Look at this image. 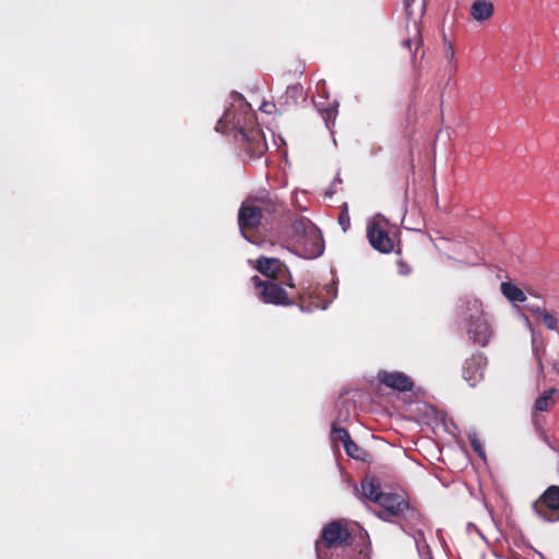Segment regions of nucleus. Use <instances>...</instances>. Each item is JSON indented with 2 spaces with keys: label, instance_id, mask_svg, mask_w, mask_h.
<instances>
[{
  "label": "nucleus",
  "instance_id": "f257e3e1",
  "mask_svg": "<svg viewBox=\"0 0 559 559\" xmlns=\"http://www.w3.org/2000/svg\"><path fill=\"white\" fill-rule=\"evenodd\" d=\"M234 104L223 114L216 131L229 133L236 131L235 139L241 142L246 153L253 158L261 157L267 151L263 131L253 126L254 114L240 94H235Z\"/></svg>",
  "mask_w": 559,
  "mask_h": 559
},
{
  "label": "nucleus",
  "instance_id": "f03ea898",
  "mask_svg": "<svg viewBox=\"0 0 559 559\" xmlns=\"http://www.w3.org/2000/svg\"><path fill=\"white\" fill-rule=\"evenodd\" d=\"M318 559H368L365 550L352 546V534L340 521H333L322 528L321 538L316 542Z\"/></svg>",
  "mask_w": 559,
  "mask_h": 559
},
{
  "label": "nucleus",
  "instance_id": "7ed1b4c3",
  "mask_svg": "<svg viewBox=\"0 0 559 559\" xmlns=\"http://www.w3.org/2000/svg\"><path fill=\"white\" fill-rule=\"evenodd\" d=\"M460 323L466 329L474 343L485 346L488 344L492 331L488 323L483 302L475 297L467 296L460 300L457 306Z\"/></svg>",
  "mask_w": 559,
  "mask_h": 559
},
{
  "label": "nucleus",
  "instance_id": "20e7f679",
  "mask_svg": "<svg viewBox=\"0 0 559 559\" xmlns=\"http://www.w3.org/2000/svg\"><path fill=\"white\" fill-rule=\"evenodd\" d=\"M290 243L304 259H317L323 254L324 240L321 230L307 217L296 218L290 225Z\"/></svg>",
  "mask_w": 559,
  "mask_h": 559
},
{
  "label": "nucleus",
  "instance_id": "39448f33",
  "mask_svg": "<svg viewBox=\"0 0 559 559\" xmlns=\"http://www.w3.org/2000/svg\"><path fill=\"white\" fill-rule=\"evenodd\" d=\"M337 288L335 284H326L323 286L312 285V284H301L299 298L300 300L309 299L311 302L312 309H321L324 310L329 307V305L336 298Z\"/></svg>",
  "mask_w": 559,
  "mask_h": 559
},
{
  "label": "nucleus",
  "instance_id": "423d86ee",
  "mask_svg": "<svg viewBox=\"0 0 559 559\" xmlns=\"http://www.w3.org/2000/svg\"><path fill=\"white\" fill-rule=\"evenodd\" d=\"M388 221L381 215L377 214L367 223V238L371 247L381 253H390L393 248V240L386 231Z\"/></svg>",
  "mask_w": 559,
  "mask_h": 559
},
{
  "label": "nucleus",
  "instance_id": "0eeeda50",
  "mask_svg": "<svg viewBox=\"0 0 559 559\" xmlns=\"http://www.w3.org/2000/svg\"><path fill=\"white\" fill-rule=\"evenodd\" d=\"M532 508L534 513L545 522L559 521V486H549Z\"/></svg>",
  "mask_w": 559,
  "mask_h": 559
},
{
  "label": "nucleus",
  "instance_id": "6e6552de",
  "mask_svg": "<svg viewBox=\"0 0 559 559\" xmlns=\"http://www.w3.org/2000/svg\"><path fill=\"white\" fill-rule=\"evenodd\" d=\"M252 284L259 290V298L264 304H271L275 306H288L290 300L285 289L281 287L277 281H261L259 276L251 278Z\"/></svg>",
  "mask_w": 559,
  "mask_h": 559
},
{
  "label": "nucleus",
  "instance_id": "1a4fd4ad",
  "mask_svg": "<svg viewBox=\"0 0 559 559\" xmlns=\"http://www.w3.org/2000/svg\"><path fill=\"white\" fill-rule=\"evenodd\" d=\"M257 270L270 281H277L280 284L295 287L288 269L280 259L261 257L257 261Z\"/></svg>",
  "mask_w": 559,
  "mask_h": 559
},
{
  "label": "nucleus",
  "instance_id": "9d476101",
  "mask_svg": "<svg viewBox=\"0 0 559 559\" xmlns=\"http://www.w3.org/2000/svg\"><path fill=\"white\" fill-rule=\"evenodd\" d=\"M263 217L259 212V206L251 201L250 198H247L240 205L238 211V225L241 231V235L249 242H254L248 235L247 231L257 229Z\"/></svg>",
  "mask_w": 559,
  "mask_h": 559
},
{
  "label": "nucleus",
  "instance_id": "9b49d317",
  "mask_svg": "<svg viewBox=\"0 0 559 559\" xmlns=\"http://www.w3.org/2000/svg\"><path fill=\"white\" fill-rule=\"evenodd\" d=\"M487 359L481 353L472 355L463 366V377L471 386H475L484 377Z\"/></svg>",
  "mask_w": 559,
  "mask_h": 559
},
{
  "label": "nucleus",
  "instance_id": "f8f14e48",
  "mask_svg": "<svg viewBox=\"0 0 559 559\" xmlns=\"http://www.w3.org/2000/svg\"><path fill=\"white\" fill-rule=\"evenodd\" d=\"M377 503L382 508V511L379 513V516L382 519L399 515L408 507L401 495L392 492H383L378 497Z\"/></svg>",
  "mask_w": 559,
  "mask_h": 559
},
{
  "label": "nucleus",
  "instance_id": "ddd939ff",
  "mask_svg": "<svg viewBox=\"0 0 559 559\" xmlns=\"http://www.w3.org/2000/svg\"><path fill=\"white\" fill-rule=\"evenodd\" d=\"M378 380L390 389L407 392L414 386L412 379L401 371H379Z\"/></svg>",
  "mask_w": 559,
  "mask_h": 559
},
{
  "label": "nucleus",
  "instance_id": "4468645a",
  "mask_svg": "<svg viewBox=\"0 0 559 559\" xmlns=\"http://www.w3.org/2000/svg\"><path fill=\"white\" fill-rule=\"evenodd\" d=\"M249 198L257 206H259V212L265 221L269 219V216L274 215L283 207L278 199L266 191H261L257 195Z\"/></svg>",
  "mask_w": 559,
  "mask_h": 559
},
{
  "label": "nucleus",
  "instance_id": "2eb2a0df",
  "mask_svg": "<svg viewBox=\"0 0 559 559\" xmlns=\"http://www.w3.org/2000/svg\"><path fill=\"white\" fill-rule=\"evenodd\" d=\"M493 12V3L489 0H475L471 5V15L477 22L489 20Z\"/></svg>",
  "mask_w": 559,
  "mask_h": 559
},
{
  "label": "nucleus",
  "instance_id": "dca6fc26",
  "mask_svg": "<svg viewBox=\"0 0 559 559\" xmlns=\"http://www.w3.org/2000/svg\"><path fill=\"white\" fill-rule=\"evenodd\" d=\"M423 44L419 24L416 20H413L412 25H408V37L402 41L403 47H407L411 51V56L415 59L418 49Z\"/></svg>",
  "mask_w": 559,
  "mask_h": 559
},
{
  "label": "nucleus",
  "instance_id": "f3484780",
  "mask_svg": "<svg viewBox=\"0 0 559 559\" xmlns=\"http://www.w3.org/2000/svg\"><path fill=\"white\" fill-rule=\"evenodd\" d=\"M383 493L380 487V483L378 479L371 477V478H365L361 481V496L362 498L370 500L372 502H378V497H380Z\"/></svg>",
  "mask_w": 559,
  "mask_h": 559
},
{
  "label": "nucleus",
  "instance_id": "a211bd4d",
  "mask_svg": "<svg viewBox=\"0 0 559 559\" xmlns=\"http://www.w3.org/2000/svg\"><path fill=\"white\" fill-rule=\"evenodd\" d=\"M501 293L511 302H523L526 300V296L522 289L512 283H502Z\"/></svg>",
  "mask_w": 559,
  "mask_h": 559
},
{
  "label": "nucleus",
  "instance_id": "6ab92c4d",
  "mask_svg": "<svg viewBox=\"0 0 559 559\" xmlns=\"http://www.w3.org/2000/svg\"><path fill=\"white\" fill-rule=\"evenodd\" d=\"M338 103L333 102L330 106L326 108H319V111L322 116V119L324 120V123L329 130H331L332 126H334L337 114H338Z\"/></svg>",
  "mask_w": 559,
  "mask_h": 559
},
{
  "label": "nucleus",
  "instance_id": "aec40b11",
  "mask_svg": "<svg viewBox=\"0 0 559 559\" xmlns=\"http://www.w3.org/2000/svg\"><path fill=\"white\" fill-rule=\"evenodd\" d=\"M555 390L550 389L545 391L537 400L535 401L534 408L538 412H545L549 408L550 402L552 400V394Z\"/></svg>",
  "mask_w": 559,
  "mask_h": 559
},
{
  "label": "nucleus",
  "instance_id": "412c9836",
  "mask_svg": "<svg viewBox=\"0 0 559 559\" xmlns=\"http://www.w3.org/2000/svg\"><path fill=\"white\" fill-rule=\"evenodd\" d=\"M468 440L473 448V450L478 454V456L485 462L486 461V453L483 447V443L480 439L478 438L476 432H469L468 433Z\"/></svg>",
  "mask_w": 559,
  "mask_h": 559
},
{
  "label": "nucleus",
  "instance_id": "4be33fe9",
  "mask_svg": "<svg viewBox=\"0 0 559 559\" xmlns=\"http://www.w3.org/2000/svg\"><path fill=\"white\" fill-rule=\"evenodd\" d=\"M331 438L333 441H341L343 445L350 440V436L345 428L332 426Z\"/></svg>",
  "mask_w": 559,
  "mask_h": 559
},
{
  "label": "nucleus",
  "instance_id": "5701e85b",
  "mask_svg": "<svg viewBox=\"0 0 559 559\" xmlns=\"http://www.w3.org/2000/svg\"><path fill=\"white\" fill-rule=\"evenodd\" d=\"M346 453L356 460H362L364 450L358 447L352 439L344 444Z\"/></svg>",
  "mask_w": 559,
  "mask_h": 559
},
{
  "label": "nucleus",
  "instance_id": "b1692460",
  "mask_svg": "<svg viewBox=\"0 0 559 559\" xmlns=\"http://www.w3.org/2000/svg\"><path fill=\"white\" fill-rule=\"evenodd\" d=\"M444 43V57L448 61V63L451 66V71H455V66H453L454 58H455V51L450 40L444 36L443 37Z\"/></svg>",
  "mask_w": 559,
  "mask_h": 559
},
{
  "label": "nucleus",
  "instance_id": "393cba45",
  "mask_svg": "<svg viewBox=\"0 0 559 559\" xmlns=\"http://www.w3.org/2000/svg\"><path fill=\"white\" fill-rule=\"evenodd\" d=\"M542 321L545 324V326L550 331H557L558 330V319L550 312L546 311L545 313H542Z\"/></svg>",
  "mask_w": 559,
  "mask_h": 559
},
{
  "label": "nucleus",
  "instance_id": "a878e982",
  "mask_svg": "<svg viewBox=\"0 0 559 559\" xmlns=\"http://www.w3.org/2000/svg\"><path fill=\"white\" fill-rule=\"evenodd\" d=\"M338 224L341 225L343 231H346L350 226V218L347 213V210L343 211L338 216Z\"/></svg>",
  "mask_w": 559,
  "mask_h": 559
},
{
  "label": "nucleus",
  "instance_id": "bb28decb",
  "mask_svg": "<svg viewBox=\"0 0 559 559\" xmlns=\"http://www.w3.org/2000/svg\"><path fill=\"white\" fill-rule=\"evenodd\" d=\"M413 538L415 540V544L417 546V549L420 550L424 546H426V543L424 540V533L421 531H417Z\"/></svg>",
  "mask_w": 559,
  "mask_h": 559
},
{
  "label": "nucleus",
  "instance_id": "cd10ccee",
  "mask_svg": "<svg viewBox=\"0 0 559 559\" xmlns=\"http://www.w3.org/2000/svg\"><path fill=\"white\" fill-rule=\"evenodd\" d=\"M275 109V105L273 103H269V102H264L261 107H260V110L265 112V114H272Z\"/></svg>",
  "mask_w": 559,
  "mask_h": 559
},
{
  "label": "nucleus",
  "instance_id": "c85d7f7f",
  "mask_svg": "<svg viewBox=\"0 0 559 559\" xmlns=\"http://www.w3.org/2000/svg\"><path fill=\"white\" fill-rule=\"evenodd\" d=\"M526 309L533 313H536L538 314L539 317H542V313H545L546 311L542 309L540 306L538 305H527L526 306Z\"/></svg>",
  "mask_w": 559,
  "mask_h": 559
},
{
  "label": "nucleus",
  "instance_id": "c756f323",
  "mask_svg": "<svg viewBox=\"0 0 559 559\" xmlns=\"http://www.w3.org/2000/svg\"><path fill=\"white\" fill-rule=\"evenodd\" d=\"M523 319L525 321V324L526 326L528 328V330L531 331V334H532V340H533V343L535 342V331L534 329L532 328L531 323H530V320L526 316L523 314Z\"/></svg>",
  "mask_w": 559,
  "mask_h": 559
},
{
  "label": "nucleus",
  "instance_id": "7c9ffc66",
  "mask_svg": "<svg viewBox=\"0 0 559 559\" xmlns=\"http://www.w3.org/2000/svg\"><path fill=\"white\" fill-rule=\"evenodd\" d=\"M336 193V186L334 183H331L329 189L325 192V195L329 198H332Z\"/></svg>",
  "mask_w": 559,
  "mask_h": 559
},
{
  "label": "nucleus",
  "instance_id": "2f4dec72",
  "mask_svg": "<svg viewBox=\"0 0 559 559\" xmlns=\"http://www.w3.org/2000/svg\"><path fill=\"white\" fill-rule=\"evenodd\" d=\"M411 2L412 0H405V10H406V13H407V16L411 17L412 16V12H411Z\"/></svg>",
  "mask_w": 559,
  "mask_h": 559
},
{
  "label": "nucleus",
  "instance_id": "473e14b6",
  "mask_svg": "<svg viewBox=\"0 0 559 559\" xmlns=\"http://www.w3.org/2000/svg\"><path fill=\"white\" fill-rule=\"evenodd\" d=\"M468 528H469V530H472V528H473V530H474V531H475L479 536H481V537L484 538V536H483V534L480 533V531L478 530V527H476V526H475V525H473L472 523H469V524H468Z\"/></svg>",
  "mask_w": 559,
  "mask_h": 559
},
{
  "label": "nucleus",
  "instance_id": "72a5a7b5",
  "mask_svg": "<svg viewBox=\"0 0 559 559\" xmlns=\"http://www.w3.org/2000/svg\"><path fill=\"white\" fill-rule=\"evenodd\" d=\"M341 182H342L341 178L338 176H336L332 183H334L336 186L337 183H341Z\"/></svg>",
  "mask_w": 559,
  "mask_h": 559
},
{
  "label": "nucleus",
  "instance_id": "f704fd0d",
  "mask_svg": "<svg viewBox=\"0 0 559 559\" xmlns=\"http://www.w3.org/2000/svg\"><path fill=\"white\" fill-rule=\"evenodd\" d=\"M408 272H409V271H408V270H406V269H401V270H400V273H402V274H407Z\"/></svg>",
  "mask_w": 559,
  "mask_h": 559
},
{
  "label": "nucleus",
  "instance_id": "c9c22d12",
  "mask_svg": "<svg viewBox=\"0 0 559 559\" xmlns=\"http://www.w3.org/2000/svg\"><path fill=\"white\" fill-rule=\"evenodd\" d=\"M408 272H409V271H408V270H406V269H401V270H400V273H402V274H407Z\"/></svg>",
  "mask_w": 559,
  "mask_h": 559
},
{
  "label": "nucleus",
  "instance_id": "e433bc0d",
  "mask_svg": "<svg viewBox=\"0 0 559 559\" xmlns=\"http://www.w3.org/2000/svg\"><path fill=\"white\" fill-rule=\"evenodd\" d=\"M292 91H297L298 90V86H293L290 87Z\"/></svg>",
  "mask_w": 559,
  "mask_h": 559
}]
</instances>
